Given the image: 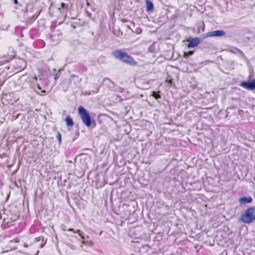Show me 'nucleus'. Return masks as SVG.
Returning a JSON list of instances; mask_svg holds the SVG:
<instances>
[{
    "instance_id": "423d86ee",
    "label": "nucleus",
    "mask_w": 255,
    "mask_h": 255,
    "mask_svg": "<svg viewBox=\"0 0 255 255\" xmlns=\"http://www.w3.org/2000/svg\"><path fill=\"white\" fill-rule=\"evenodd\" d=\"M187 41L189 42V44H188V48H193L197 46L201 42V40L199 38L196 37L193 38L191 40L187 39Z\"/></svg>"
},
{
    "instance_id": "f8f14e48",
    "label": "nucleus",
    "mask_w": 255,
    "mask_h": 255,
    "mask_svg": "<svg viewBox=\"0 0 255 255\" xmlns=\"http://www.w3.org/2000/svg\"><path fill=\"white\" fill-rule=\"evenodd\" d=\"M152 96L154 97L155 99L160 98V95L159 94L156 93L155 92H152Z\"/></svg>"
},
{
    "instance_id": "f257e3e1",
    "label": "nucleus",
    "mask_w": 255,
    "mask_h": 255,
    "mask_svg": "<svg viewBox=\"0 0 255 255\" xmlns=\"http://www.w3.org/2000/svg\"><path fill=\"white\" fill-rule=\"evenodd\" d=\"M113 55L122 62L131 66H135L137 62L127 52L122 50H118L113 52Z\"/></svg>"
},
{
    "instance_id": "7ed1b4c3",
    "label": "nucleus",
    "mask_w": 255,
    "mask_h": 255,
    "mask_svg": "<svg viewBox=\"0 0 255 255\" xmlns=\"http://www.w3.org/2000/svg\"><path fill=\"white\" fill-rule=\"evenodd\" d=\"M78 113L84 124L89 127L91 125V120L88 111L82 106L78 108Z\"/></svg>"
},
{
    "instance_id": "b1692460",
    "label": "nucleus",
    "mask_w": 255,
    "mask_h": 255,
    "mask_svg": "<svg viewBox=\"0 0 255 255\" xmlns=\"http://www.w3.org/2000/svg\"><path fill=\"white\" fill-rule=\"evenodd\" d=\"M38 253H39V251H37V253H36V255H37Z\"/></svg>"
},
{
    "instance_id": "4be33fe9",
    "label": "nucleus",
    "mask_w": 255,
    "mask_h": 255,
    "mask_svg": "<svg viewBox=\"0 0 255 255\" xmlns=\"http://www.w3.org/2000/svg\"><path fill=\"white\" fill-rule=\"evenodd\" d=\"M43 93H45V91H41Z\"/></svg>"
},
{
    "instance_id": "412c9836",
    "label": "nucleus",
    "mask_w": 255,
    "mask_h": 255,
    "mask_svg": "<svg viewBox=\"0 0 255 255\" xmlns=\"http://www.w3.org/2000/svg\"><path fill=\"white\" fill-rule=\"evenodd\" d=\"M82 244H85V241H83V242H82Z\"/></svg>"
},
{
    "instance_id": "ddd939ff",
    "label": "nucleus",
    "mask_w": 255,
    "mask_h": 255,
    "mask_svg": "<svg viewBox=\"0 0 255 255\" xmlns=\"http://www.w3.org/2000/svg\"><path fill=\"white\" fill-rule=\"evenodd\" d=\"M56 138L58 140L59 142L60 143L61 142V135L59 132L57 133Z\"/></svg>"
},
{
    "instance_id": "f3484780",
    "label": "nucleus",
    "mask_w": 255,
    "mask_h": 255,
    "mask_svg": "<svg viewBox=\"0 0 255 255\" xmlns=\"http://www.w3.org/2000/svg\"><path fill=\"white\" fill-rule=\"evenodd\" d=\"M65 3H61V8H63L65 7Z\"/></svg>"
},
{
    "instance_id": "9b49d317",
    "label": "nucleus",
    "mask_w": 255,
    "mask_h": 255,
    "mask_svg": "<svg viewBox=\"0 0 255 255\" xmlns=\"http://www.w3.org/2000/svg\"><path fill=\"white\" fill-rule=\"evenodd\" d=\"M69 231H72L74 233H78L79 236L83 240L85 239V237L82 235L81 231L79 230H77V231H74L73 229H68Z\"/></svg>"
},
{
    "instance_id": "6ab92c4d",
    "label": "nucleus",
    "mask_w": 255,
    "mask_h": 255,
    "mask_svg": "<svg viewBox=\"0 0 255 255\" xmlns=\"http://www.w3.org/2000/svg\"><path fill=\"white\" fill-rule=\"evenodd\" d=\"M59 76H57V75H56V77L55 78V79L56 80L57 78Z\"/></svg>"
},
{
    "instance_id": "39448f33",
    "label": "nucleus",
    "mask_w": 255,
    "mask_h": 255,
    "mask_svg": "<svg viewBox=\"0 0 255 255\" xmlns=\"http://www.w3.org/2000/svg\"><path fill=\"white\" fill-rule=\"evenodd\" d=\"M241 86L248 90L255 89V79L250 82H242Z\"/></svg>"
},
{
    "instance_id": "aec40b11",
    "label": "nucleus",
    "mask_w": 255,
    "mask_h": 255,
    "mask_svg": "<svg viewBox=\"0 0 255 255\" xmlns=\"http://www.w3.org/2000/svg\"><path fill=\"white\" fill-rule=\"evenodd\" d=\"M24 246L25 247H28L27 245H26L25 244L24 245Z\"/></svg>"
},
{
    "instance_id": "20e7f679",
    "label": "nucleus",
    "mask_w": 255,
    "mask_h": 255,
    "mask_svg": "<svg viewBox=\"0 0 255 255\" xmlns=\"http://www.w3.org/2000/svg\"><path fill=\"white\" fill-rule=\"evenodd\" d=\"M225 35V32L222 30H217L208 32L206 37H222Z\"/></svg>"
},
{
    "instance_id": "6e6552de",
    "label": "nucleus",
    "mask_w": 255,
    "mask_h": 255,
    "mask_svg": "<svg viewBox=\"0 0 255 255\" xmlns=\"http://www.w3.org/2000/svg\"><path fill=\"white\" fill-rule=\"evenodd\" d=\"M253 201V199L251 197H244L240 198L239 202L242 204H246L247 203H251Z\"/></svg>"
},
{
    "instance_id": "0eeeda50",
    "label": "nucleus",
    "mask_w": 255,
    "mask_h": 255,
    "mask_svg": "<svg viewBox=\"0 0 255 255\" xmlns=\"http://www.w3.org/2000/svg\"><path fill=\"white\" fill-rule=\"evenodd\" d=\"M62 35L59 32H54L51 36V40L53 41L54 44L58 43L61 39Z\"/></svg>"
},
{
    "instance_id": "4468645a",
    "label": "nucleus",
    "mask_w": 255,
    "mask_h": 255,
    "mask_svg": "<svg viewBox=\"0 0 255 255\" xmlns=\"http://www.w3.org/2000/svg\"><path fill=\"white\" fill-rule=\"evenodd\" d=\"M193 54V51H189L187 53L185 52L184 53V56H190L192 55Z\"/></svg>"
},
{
    "instance_id": "dca6fc26",
    "label": "nucleus",
    "mask_w": 255,
    "mask_h": 255,
    "mask_svg": "<svg viewBox=\"0 0 255 255\" xmlns=\"http://www.w3.org/2000/svg\"><path fill=\"white\" fill-rule=\"evenodd\" d=\"M36 85L37 89L38 90H41V88L40 86V84L39 83H36Z\"/></svg>"
},
{
    "instance_id": "f03ea898",
    "label": "nucleus",
    "mask_w": 255,
    "mask_h": 255,
    "mask_svg": "<svg viewBox=\"0 0 255 255\" xmlns=\"http://www.w3.org/2000/svg\"><path fill=\"white\" fill-rule=\"evenodd\" d=\"M241 220L245 223L249 224L255 221V207H251L247 209L242 214Z\"/></svg>"
},
{
    "instance_id": "9d476101",
    "label": "nucleus",
    "mask_w": 255,
    "mask_h": 255,
    "mask_svg": "<svg viewBox=\"0 0 255 255\" xmlns=\"http://www.w3.org/2000/svg\"><path fill=\"white\" fill-rule=\"evenodd\" d=\"M66 125L68 127H72L73 126V122L72 118L69 116H67L65 120Z\"/></svg>"
},
{
    "instance_id": "1a4fd4ad",
    "label": "nucleus",
    "mask_w": 255,
    "mask_h": 255,
    "mask_svg": "<svg viewBox=\"0 0 255 255\" xmlns=\"http://www.w3.org/2000/svg\"><path fill=\"white\" fill-rule=\"evenodd\" d=\"M146 10L148 11H151L153 8V4L150 0H146Z\"/></svg>"
},
{
    "instance_id": "5701e85b",
    "label": "nucleus",
    "mask_w": 255,
    "mask_h": 255,
    "mask_svg": "<svg viewBox=\"0 0 255 255\" xmlns=\"http://www.w3.org/2000/svg\"><path fill=\"white\" fill-rule=\"evenodd\" d=\"M172 81L171 80H169V83H171Z\"/></svg>"
},
{
    "instance_id": "2eb2a0df",
    "label": "nucleus",
    "mask_w": 255,
    "mask_h": 255,
    "mask_svg": "<svg viewBox=\"0 0 255 255\" xmlns=\"http://www.w3.org/2000/svg\"><path fill=\"white\" fill-rule=\"evenodd\" d=\"M37 80V77L35 76H33L31 80V82L32 83H34L35 82H36Z\"/></svg>"
},
{
    "instance_id": "393cba45",
    "label": "nucleus",
    "mask_w": 255,
    "mask_h": 255,
    "mask_svg": "<svg viewBox=\"0 0 255 255\" xmlns=\"http://www.w3.org/2000/svg\"><path fill=\"white\" fill-rule=\"evenodd\" d=\"M44 245H42L41 247L42 248L43 247Z\"/></svg>"
},
{
    "instance_id": "a211bd4d",
    "label": "nucleus",
    "mask_w": 255,
    "mask_h": 255,
    "mask_svg": "<svg viewBox=\"0 0 255 255\" xmlns=\"http://www.w3.org/2000/svg\"><path fill=\"white\" fill-rule=\"evenodd\" d=\"M14 2L15 4H17L18 3L17 0H14Z\"/></svg>"
}]
</instances>
